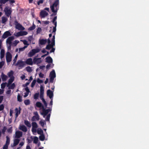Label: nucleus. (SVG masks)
<instances>
[{"label":"nucleus","mask_w":149,"mask_h":149,"mask_svg":"<svg viewBox=\"0 0 149 149\" xmlns=\"http://www.w3.org/2000/svg\"><path fill=\"white\" fill-rule=\"evenodd\" d=\"M33 61L31 58H29L26 60L25 61V63L27 65H32L33 64Z\"/></svg>","instance_id":"obj_11"},{"label":"nucleus","mask_w":149,"mask_h":149,"mask_svg":"<svg viewBox=\"0 0 149 149\" xmlns=\"http://www.w3.org/2000/svg\"><path fill=\"white\" fill-rule=\"evenodd\" d=\"M36 82V80L35 79H34L32 82L31 85V87H33L34 86H35V84Z\"/></svg>","instance_id":"obj_45"},{"label":"nucleus","mask_w":149,"mask_h":149,"mask_svg":"<svg viewBox=\"0 0 149 149\" xmlns=\"http://www.w3.org/2000/svg\"><path fill=\"white\" fill-rule=\"evenodd\" d=\"M37 132L38 134L41 135L43 134V131L41 128H38Z\"/></svg>","instance_id":"obj_29"},{"label":"nucleus","mask_w":149,"mask_h":149,"mask_svg":"<svg viewBox=\"0 0 149 149\" xmlns=\"http://www.w3.org/2000/svg\"><path fill=\"white\" fill-rule=\"evenodd\" d=\"M25 65V62L24 61L21 60H19L16 63V65L18 66L20 68H22Z\"/></svg>","instance_id":"obj_7"},{"label":"nucleus","mask_w":149,"mask_h":149,"mask_svg":"<svg viewBox=\"0 0 149 149\" xmlns=\"http://www.w3.org/2000/svg\"><path fill=\"white\" fill-rule=\"evenodd\" d=\"M36 105L37 107L40 108L41 107L42 108V104L40 102H37L36 103Z\"/></svg>","instance_id":"obj_25"},{"label":"nucleus","mask_w":149,"mask_h":149,"mask_svg":"<svg viewBox=\"0 0 149 149\" xmlns=\"http://www.w3.org/2000/svg\"><path fill=\"white\" fill-rule=\"evenodd\" d=\"M11 8L8 6H6L4 9V11L5 12V15L8 17L11 15L12 11Z\"/></svg>","instance_id":"obj_3"},{"label":"nucleus","mask_w":149,"mask_h":149,"mask_svg":"<svg viewBox=\"0 0 149 149\" xmlns=\"http://www.w3.org/2000/svg\"><path fill=\"white\" fill-rule=\"evenodd\" d=\"M8 45H9L8 46V50H10L11 49L12 44Z\"/></svg>","instance_id":"obj_64"},{"label":"nucleus","mask_w":149,"mask_h":149,"mask_svg":"<svg viewBox=\"0 0 149 149\" xmlns=\"http://www.w3.org/2000/svg\"><path fill=\"white\" fill-rule=\"evenodd\" d=\"M14 39V36H12L9 37L6 40V43L8 44H12V41Z\"/></svg>","instance_id":"obj_14"},{"label":"nucleus","mask_w":149,"mask_h":149,"mask_svg":"<svg viewBox=\"0 0 149 149\" xmlns=\"http://www.w3.org/2000/svg\"><path fill=\"white\" fill-rule=\"evenodd\" d=\"M6 140L5 145L8 146L9 145V144L10 142V138H9V137L8 136H6Z\"/></svg>","instance_id":"obj_34"},{"label":"nucleus","mask_w":149,"mask_h":149,"mask_svg":"<svg viewBox=\"0 0 149 149\" xmlns=\"http://www.w3.org/2000/svg\"><path fill=\"white\" fill-rule=\"evenodd\" d=\"M24 124L28 127H31V125L30 122L28 120L24 121Z\"/></svg>","instance_id":"obj_31"},{"label":"nucleus","mask_w":149,"mask_h":149,"mask_svg":"<svg viewBox=\"0 0 149 149\" xmlns=\"http://www.w3.org/2000/svg\"><path fill=\"white\" fill-rule=\"evenodd\" d=\"M22 97L20 96L19 94H18L17 96V101L20 102L22 101Z\"/></svg>","instance_id":"obj_33"},{"label":"nucleus","mask_w":149,"mask_h":149,"mask_svg":"<svg viewBox=\"0 0 149 149\" xmlns=\"http://www.w3.org/2000/svg\"><path fill=\"white\" fill-rule=\"evenodd\" d=\"M8 20L7 18L5 17H1L2 23L3 24L5 23Z\"/></svg>","instance_id":"obj_24"},{"label":"nucleus","mask_w":149,"mask_h":149,"mask_svg":"<svg viewBox=\"0 0 149 149\" xmlns=\"http://www.w3.org/2000/svg\"><path fill=\"white\" fill-rule=\"evenodd\" d=\"M7 83L6 82L3 83L1 84V88L2 89H4L6 87Z\"/></svg>","instance_id":"obj_43"},{"label":"nucleus","mask_w":149,"mask_h":149,"mask_svg":"<svg viewBox=\"0 0 149 149\" xmlns=\"http://www.w3.org/2000/svg\"><path fill=\"white\" fill-rule=\"evenodd\" d=\"M15 28L16 29L20 30H23L25 29L24 27L19 23L17 20L15 21Z\"/></svg>","instance_id":"obj_4"},{"label":"nucleus","mask_w":149,"mask_h":149,"mask_svg":"<svg viewBox=\"0 0 149 149\" xmlns=\"http://www.w3.org/2000/svg\"><path fill=\"white\" fill-rule=\"evenodd\" d=\"M46 62L49 63H52L53 60L52 58L50 56L47 57L46 58Z\"/></svg>","instance_id":"obj_18"},{"label":"nucleus","mask_w":149,"mask_h":149,"mask_svg":"<svg viewBox=\"0 0 149 149\" xmlns=\"http://www.w3.org/2000/svg\"><path fill=\"white\" fill-rule=\"evenodd\" d=\"M55 78L50 77V82L53 83L54 82V79Z\"/></svg>","instance_id":"obj_62"},{"label":"nucleus","mask_w":149,"mask_h":149,"mask_svg":"<svg viewBox=\"0 0 149 149\" xmlns=\"http://www.w3.org/2000/svg\"><path fill=\"white\" fill-rule=\"evenodd\" d=\"M38 138L36 136H35L34 138L33 143L36 144L38 143Z\"/></svg>","instance_id":"obj_39"},{"label":"nucleus","mask_w":149,"mask_h":149,"mask_svg":"<svg viewBox=\"0 0 149 149\" xmlns=\"http://www.w3.org/2000/svg\"><path fill=\"white\" fill-rule=\"evenodd\" d=\"M19 110L18 109L16 108H15V111L16 113H18L19 114L20 113V111L21 110V108L20 107H19Z\"/></svg>","instance_id":"obj_40"},{"label":"nucleus","mask_w":149,"mask_h":149,"mask_svg":"<svg viewBox=\"0 0 149 149\" xmlns=\"http://www.w3.org/2000/svg\"><path fill=\"white\" fill-rule=\"evenodd\" d=\"M24 102L25 104L26 105H28L30 103V101L29 99L25 100L24 101Z\"/></svg>","instance_id":"obj_36"},{"label":"nucleus","mask_w":149,"mask_h":149,"mask_svg":"<svg viewBox=\"0 0 149 149\" xmlns=\"http://www.w3.org/2000/svg\"><path fill=\"white\" fill-rule=\"evenodd\" d=\"M41 31H42V29H41V28L40 27H38L37 29V30H36L37 34L40 33V32Z\"/></svg>","instance_id":"obj_42"},{"label":"nucleus","mask_w":149,"mask_h":149,"mask_svg":"<svg viewBox=\"0 0 149 149\" xmlns=\"http://www.w3.org/2000/svg\"><path fill=\"white\" fill-rule=\"evenodd\" d=\"M47 95L50 98L52 99L53 95V92L50 90H48L47 91Z\"/></svg>","instance_id":"obj_15"},{"label":"nucleus","mask_w":149,"mask_h":149,"mask_svg":"<svg viewBox=\"0 0 149 149\" xmlns=\"http://www.w3.org/2000/svg\"><path fill=\"white\" fill-rule=\"evenodd\" d=\"M39 76L40 77L42 78L44 77V74H43L41 72H40L39 74Z\"/></svg>","instance_id":"obj_58"},{"label":"nucleus","mask_w":149,"mask_h":149,"mask_svg":"<svg viewBox=\"0 0 149 149\" xmlns=\"http://www.w3.org/2000/svg\"><path fill=\"white\" fill-rule=\"evenodd\" d=\"M14 77H12L10 78L8 81V83L7 85V86L11 84L14 81Z\"/></svg>","instance_id":"obj_23"},{"label":"nucleus","mask_w":149,"mask_h":149,"mask_svg":"<svg viewBox=\"0 0 149 149\" xmlns=\"http://www.w3.org/2000/svg\"><path fill=\"white\" fill-rule=\"evenodd\" d=\"M32 127L37 128L38 127V125L35 122H32Z\"/></svg>","instance_id":"obj_35"},{"label":"nucleus","mask_w":149,"mask_h":149,"mask_svg":"<svg viewBox=\"0 0 149 149\" xmlns=\"http://www.w3.org/2000/svg\"><path fill=\"white\" fill-rule=\"evenodd\" d=\"M7 129L6 127V126H4L3 127V129L2 130V133L3 134L5 133L6 130Z\"/></svg>","instance_id":"obj_48"},{"label":"nucleus","mask_w":149,"mask_h":149,"mask_svg":"<svg viewBox=\"0 0 149 149\" xmlns=\"http://www.w3.org/2000/svg\"><path fill=\"white\" fill-rule=\"evenodd\" d=\"M24 44L25 45H29V44L28 43L27 41L26 40H24L23 42Z\"/></svg>","instance_id":"obj_63"},{"label":"nucleus","mask_w":149,"mask_h":149,"mask_svg":"<svg viewBox=\"0 0 149 149\" xmlns=\"http://www.w3.org/2000/svg\"><path fill=\"white\" fill-rule=\"evenodd\" d=\"M20 140L18 139H16L14 140V143L13 144V145L12 146V147H14L16 146L19 143Z\"/></svg>","instance_id":"obj_21"},{"label":"nucleus","mask_w":149,"mask_h":149,"mask_svg":"<svg viewBox=\"0 0 149 149\" xmlns=\"http://www.w3.org/2000/svg\"><path fill=\"white\" fill-rule=\"evenodd\" d=\"M44 94H40V99L42 101L43 100H44L45 99L44 98Z\"/></svg>","instance_id":"obj_54"},{"label":"nucleus","mask_w":149,"mask_h":149,"mask_svg":"<svg viewBox=\"0 0 149 149\" xmlns=\"http://www.w3.org/2000/svg\"><path fill=\"white\" fill-rule=\"evenodd\" d=\"M7 132H8L11 133L12 132V127H11L7 130Z\"/></svg>","instance_id":"obj_59"},{"label":"nucleus","mask_w":149,"mask_h":149,"mask_svg":"<svg viewBox=\"0 0 149 149\" xmlns=\"http://www.w3.org/2000/svg\"><path fill=\"white\" fill-rule=\"evenodd\" d=\"M43 0H40L37 2L38 5H40V3H43Z\"/></svg>","instance_id":"obj_55"},{"label":"nucleus","mask_w":149,"mask_h":149,"mask_svg":"<svg viewBox=\"0 0 149 149\" xmlns=\"http://www.w3.org/2000/svg\"><path fill=\"white\" fill-rule=\"evenodd\" d=\"M4 50L3 49H2L1 51L0 52V58H3L4 55Z\"/></svg>","instance_id":"obj_27"},{"label":"nucleus","mask_w":149,"mask_h":149,"mask_svg":"<svg viewBox=\"0 0 149 149\" xmlns=\"http://www.w3.org/2000/svg\"><path fill=\"white\" fill-rule=\"evenodd\" d=\"M42 101L43 102V103L44 104V105L46 107H47V103L45 101V100H42Z\"/></svg>","instance_id":"obj_60"},{"label":"nucleus","mask_w":149,"mask_h":149,"mask_svg":"<svg viewBox=\"0 0 149 149\" xmlns=\"http://www.w3.org/2000/svg\"><path fill=\"white\" fill-rule=\"evenodd\" d=\"M26 71L29 72H31L32 71V70L30 66H27L26 68Z\"/></svg>","instance_id":"obj_38"},{"label":"nucleus","mask_w":149,"mask_h":149,"mask_svg":"<svg viewBox=\"0 0 149 149\" xmlns=\"http://www.w3.org/2000/svg\"><path fill=\"white\" fill-rule=\"evenodd\" d=\"M36 128L32 127L31 131L33 132H36Z\"/></svg>","instance_id":"obj_61"},{"label":"nucleus","mask_w":149,"mask_h":149,"mask_svg":"<svg viewBox=\"0 0 149 149\" xmlns=\"http://www.w3.org/2000/svg\"><path fill=\"white\" fill-rule=\"evenodd\" d=\"M8 1L7 0H0V3L4 4Z\"/></svg>","instance_id":"obj_46"},{"label":"nucleus","mask_w":149,"mask_h":149,"mask_svg":"<svg viewBox=\"0 0 149 149\" xmlns=\"http://www.w3.org/2000/svg\"><path fill=\"white\" fill-rule=\"evenodd\" d=\"M40 124L41 125L42 127H43L44 126V125H45V122H44V121H42L41 120L40 122Z\"/></svg>","instance_id":"obj_47"},{"label":"nucleus","mask_w":149,"mask_h":149,"mask_svg":"<svg viewBox=\"0 0 149 149\" xmlns=\"http://www.w3.org/2000/svg\"><path fill=\"white\" fill-rule=\"evenodd\" d=\"M13 70H11L10 72H9L8 73V77L10 78L12 77H14L13 76Z\"/></svg>","instance_id":"obj_30"},{"label":"nucleus","mask_w":149,"mask_h":149,"mask_svg":"<svg viewBox=\"0 0 149 149\" xmlns=\"http://www.w3.org/2000/svg\"><path fill=\"white\" fill-rule=\"evenodd\" d=\"M59 0H56L53 4L50 6L52 11L53 13L51 16L55 15L59 9Z\"/></svg>","instance_id":"obj_1"},{"label":"nucleus","mask_w":149,"mask_h":149,"mask_svg":"<svg viewBox=\"0 0 149 149\" xmlns=\"http://www.w3.org/2000/svg\"><path fill=\"white\" fill-rule=\"evenodd\" d=\"M50 114H48L46 118V121H49V120L50 118Z\"/></svg>","instance_id":"obj_51"},{"label":"nucleus","mask_w":149,"mask_h":149,"mask_svg":"<svg viewBox=\"0 0 149 149\" xmlns=\"http://www.w3.org/2000/svg\"><path fill=\"white\" fill-rule=\"evenodd\" d=\"M37 82L38 83L40 84L42 83L43 82L42 80L40 79L39 78H38L37 79Z\"/></svg>","instance_id":"obj_53"},{"label":"nucleus","mask_w":149,"mask_h":149,"mask_svg":"<svg viewBox=\"0 0 149 149\" xmlns=\"http://www.w3.org/2000/svg\"><path fill=\"white\" fill-rule=\"evenodd\" d=\"M40 51L39 49H32L28 54L29 57H31L34 55L36 53L39 52Z\"/></svg>","instance_id":"obj_2"},{"label":"nucleus","mask_w":149,"mask_h":149,"mask_svg":"<svg viewBox=\"0 0 149 149\" xmlns=\"http://www.w3.org/2000/svg\"><path fill=\"white\" fill-rule=\"evenodd\" d=\"M4 64V62L3 61H1L0 62V69L3 66V65Z\"/></svg>","instance_id":"obj_56"},{"label":"nucleus","mask_w":149,"mask_h":149,"mask_svg":"<svg viewBox=\"0 0 149 149\" xmlns=\"http://www.w3.org/2000/svg\"><path fill=\"white\" fill-rule=\"evenodd\" d=\"M4 109V106L3 104L0 105V111L3 110Z\"/></svg>","instance_id":"obj_52"},{"label":"nucleus","mask_w":149,"mask_h":149,"mask_svg":"<svg viewBox=\"0 0 149 149\" xmlns=\"http://www.w3.org/2000/svg\"><path fill=\"white\" fill-rule=\"evenodd\" d=\"M52 47L51 46V45L50 44H48L47 45L45 49L47 50H49L51 48H52Z\"/></svg>","instance_id":"obj_41"},{"label":"nucleus","mask_w":149,"mask_h":149,"mask_svg":"<svg viewBox=\"0 0 149 149\" xmlns=\"http://www.w3.org/2000/svg\"><path fill=\"white\" fill-rule=\"evenodd\" d=\"M39 138L40 140L41 141H43L45 139V136L44 134H41L39 137Z\"/></svg>","instance_id":"obj_32"},{"label":"nucleus","mask_w":149,"mask_h":149,"mask_svg":"<svg viewBox=\"0 0 149 149\" xmlns=\"http://www.w3.org/2000/svg\"><path fill=\"white\" fill-rule=\"evenodd\" d=\"M39 120V117L36 116H33L31 119V120L33 121H35L36 120Z\"/></svg>","instance_id":"obj_26"},{"label":"nucleus","mask_w":149,"mask_h":149,"mask_svg":"<svg viewBox=\"0 0 149 149\" xmlns=\"http://www.w3.org/2000/svg\"><path fill=\"white\" fill-rule=\"evenodd\" d=\"M39 94L38 93H36L34 95V98L35 100H37L38 99L39 96Z\"/></svg>","instance_id":"obj_44"},{"label":"nucleus","mask_w":149,"mask_h":149,"mask_svg":"<svg viewBox=\"0 0 149 149\" xmlns=\"http://www.w3.org/2000/svg\"><path fill=\"white\" fill-rule=\"evenodd\" d=\"M1 77L2 80L3 81H6L8 78L7 76L4 74L3 72L1 73Z\"/></svg>","instance_id":"obj_16"},{"label":"nucleus","mask_w":149,"mask_h":149,"mask_svg":"<svg viewBox=\"0 0 149 149\" xmlns=\"http://www.w3.org/2000/svg\"><path fill=\"white\" fill-rule=\"evenodd\" d=\"M22 136V132L20 131H17L15 132V138H19Z\"/></svg>","instance_id":"obj_13"},{"label":"nucleus","mask_w":149,"mask_h":149,"mask_svg":"<svg viewBox=\"0 0 149 149\" xmlns=\"http://www.w3.org/2000/svg\"><path fill=\"white\" fill-rule=\"evenodd\" d=\"M27 33V32L26 31H20L14 34V35L16 37H18L20 36L26 35Z\"/></svg>","instance_id":"obj_6"},{"label":"nucleus","mask_w":149,"mask_h":149,"mask_svg":"<svg viewBox=\"0 0 149 149\" xmlns=\"http://www.w3.org/2000/svg\"><path fill=\"white\" fill-rule=\"evenodd\" d=\"M54 24V26L53 27V31H52V30L51 29L49 31L50 32H52V33H53V32H56V27L57 26V22L55 21L54 22H52Z\"/></svg>","instance_id":"obj_17"},{"label":"nucleus","mask_w":149,"mask_h":149,"mask_svg":"<svg viewBox=\"0 0 149 149\" xmlns=\"http://www.w3.org/2000/svg\"><path fill=\"white\" fill-rule=\"evenodd\" d=\"M39 44L41 45H44L47 42V40L42 39L39 40Z\"/></svg>","instance_id":"obj_22"},{"label":"nucleus","mask_w":149,"mask_h":149,"mask_svg":"<svg viewBox=\"0 0 149 149\" xmlns=\"http://www.w3.org/2000/svg\"><path fill=\"white\" fill-rule=\"evenodd\" d=\"M42 62L41 58H34L33 59V63L34 64L36 63L38 64Z\"/></svg>","instance_id":"obj_10"},{"label":"nucleus","mask_w":149,"mask_h":149,"mask_svg":"<svg viewBox=\"0 0 149 149\" xmlns=\"http://www.w3.org/2000/svg\"><path fill=\"white\" fill-rule=\"evenodd\" d=\"M40 94H44V88L43 86H41L40 89Z\"/></svg>","instance_id":"obj_37"},{"label":"nucleus","mask_w":149,"mask_h":149,"mask_svg":"<svg viewBox=\"0 0 149 149\" xmlns=\"http://www.w3.org/2000/svg\"><path fill=\"white\" fill-rule=\"evenodd\" d=\"M42 112L41 113V114L43 115L44 117L47 115L49 111H51L52 110V109H45L43 106H42Z\"/></svg>","instance_id":"obj_5"},{"label":"nucleus","mask_w":149,"mask_h":149,"mask_svg":"<svg viewBox=\"0 0 149 149\" xmlns=\"http://www.w3.org/2000/svg\"><path fill=\"white\" fill-rule=\"evenodd\" d=\"M15 85L14 83L12 84L11 86L9 87L10 89H13L14 88Z\"/></svg>","instance_id":"obj_49"},{"label":"nucleus","mask_w":149,"mask_h":149,"mask_svg":"<svg viewBox=\"0 0 149 149\" xmlns=\"http://www.w3.org/2000/svg\"><path fill=\"white\" fill-rule=\"evenodd\" d=\"M12 56L11 54L9 52H7L6 56V59L7 62H10L12 60Z\"/></svg>","instance_id":"obj_8"},{"label":"nucleus","mask_w":149,"mask_h":149,"mask_svg":"<svg viewBox=\"0 0 149 149\" xmlns=\"http://www.w3.org/2000/svg\"><path fill=\"white\" fill-rule=\"evenodd\" d=\"M20 130H22L24 132H26L27 131V129L26 127L24 125L20 126L19 128Z\"/></svg>","instance_id":"obj_19"},{"label":"nucleus","mask_w":149,"mask_h":149,"mask_svg":"<svg viewBox=\"0 0 149 149\" xmlns=\"http://www.w3.org/2000/svg\"><path fill=\"white\" fill-rule=\"evenodd\" d=\"M54 33V35L53 36V38L52 39V42H55V35L56 34V32H53Z\"/></svg>","instance_id":"obj_50"},{"label":"nucleus","mask_w":149,"mask_h":149,"mask_svg":"<svg viewBox=\"0 0 149 149\" xmlns=\"http://www.w3.org/2000/svg\"><path fill=\"white\" fill-rule=\"evenodd\" d=\"M30 82H27L25 84H23V86L24 87H27V86L29 84Z\"/></svg>","instance_id":"obj_57"},{"label":"nucleus","mask_w":149,"mask_h":149,"mask_svg":"<svg viewBox=\"0 0 149 149\" xmlns=\"http://www.w3.org/2000/svg\"><path fill=\"white\" fill-rule=\"evenodd\" d=\"M36 27V25L33 23L32 26L29 27L28 29V30L30 31H32L35 29Z\"/></svg>","instance_id":"obj_28"},{"label":"nucleus","mask_w":149,"mask_h":149,"mask_svg":"<svg viewBox=\"0 0 149 149\" xmlns=\"http://www.w3.org/2000/svg\"><path fill=\"white\" fill-rule=\"evenodd\" d=\"M50 77H51L55 78L56 77V74L55 71L54 70H52L50 73Z\"/></svg>","instance_id":"obj_20"},{"label":"nucleus","mask_w":149,"mask_h":149,"mask_svg":"<svg viewBox=\"0 0 149 149\" xmlns=\"http://www.w3.org/2000/svg\"><path fill=\"white\" fill-rule=\"evenodd\" d=\"M11 34L9 31H7L4 33L2 36V38L3 39H5L8 36H11Z\"/></svg>","instance_id":"obj_9"},{"label":"nucleus","mask_w":149,"mask_h":149,"mask_svg":"<svg viewBox=\"0 0 149 149\" xmlns=\"http://www.w3.org/2000/svg\"><path fill=\"white\" fill-rule=\"evenodd\" d=\"M48 13L45 10L41 11L40 13V15L42 18H44L48 15Z\"/></svg>","instance_id":"obj_12"}]
</instances>
